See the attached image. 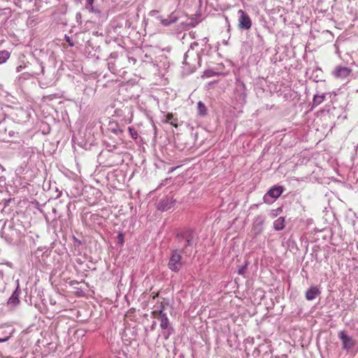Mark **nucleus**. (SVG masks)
Listing matches in <instances>:
<instances>
[{
	"instance_id": "f257e3e1",
	"label": "nucleus",
	"mask_w": 358,
	"mask_h": 358,
	"mask_svg": "<svg viewBox=\"0 0 358 358\" xmlns=\"http://www.w3.org/2000/svg\"><path fill=\"white\" fill-rule=\"evenodd\" d=\"M194 235L192 230L178 233L176 236V246L175 249L186 256L191 255L193 245H196L194 241Z\"/></svg>"
},
{
	"instance_id": "f03ea898",
	"label": "nucleus",
	"mask_w": 358,
	"mask_h": 358,
	"mask_svg": "<svg viewBox=\"0 0 358 358\" xmlns=\"http://www.w3.org/2000/svg\"><path fill=\"white\" fill-rule=\"evenodd\" d=\"M1 236L8 242H12L19 236V231L14 227L12 221H5L1 224Z\"/></svg>"
},
{
	"instance_id": "7ed1b4c3",
	"label": "nucleus",
	"mask_w": 358,
	"mask_h": 358,
	"mask_svg": "<svg viewBox=\"0 0 358 358\" xmlns=\"http://www.w3.org/2000/svg\"><path fill=\"white\" fill-rule=\"evenodd\" d=\"M181 254L182 253L175 248L171 250L168 262V267L171 271L178 273L180 271L183 264Z\"/></svg>"
},
{
	"instance_id": "20e7f679",
	"label": "nucleus",
	"mask_w": 358,
	"mask_h": 358,
	"mask_svg": "<svg viewBox=\"0 0 358 358\" xmlns=\"http://www.w3.org/2000/svg\"><path fill=\"white\" fill-rule=\"evenodd\" d=\"M152 314H158V315L155 317L160 320V327L164 330H168V334L164 336V338L166 340L168 339L173 329L172 327H170L169 320L166 315V313L163 312L162 310H155L152 312Z\"/></svg>"
},
{
	"instance_id": "39448f33",
	"label": "nucleus",
	"mask_w": 358,
	"mask_h": 358,
	"mask_svg": "<svg viewBox=\"0 0 358 358\" xmlns=\"http://www.w3.org/2000/svg\"><path fill=\"white\" fill-rule=\"evenodd\" d=\"M282 186L275 185L272 187L264 196V202L268 204L273 203L282 193Z\"/></svg>"
},
{
	"instance_id": "423d86ee",
	"label": "nucleus",
	"mask_w": 358,
	"mask_h": 358,
	"mask_svg": "<svg viewBox=\"0 0 358 358\" xmlns=\"http://www.w3.org/2000/svg\"><path fill=\"white\" fill-rule=\"evenodd\" d=\"M338 337L342 343V348L347 352L351 350L355 345V341L345 331H339Z\"/></svg>"
},
{
	"instance_id": "0eeeda50",
	"label": "nucleus",
	"mask_w": 358,
	"mask_h": 358,
	"mask_svg": "<svg viewBox=\"0 0 358 358\" xmlns=\"http://www.w3.org/2000/svg\"><path fill=\"white\" fill-rule=\"evenodd\" d=\"M238 27L241 29H250L252 27V20L250 16L243 10L238 11Z\"/></svg>"
},
{
	"instance_id": "6e6552de",
	"label": "nucleus",
	"mask_w": 358,
	"mask_h": 358,
	"mask_svg": "<svg viewBox=\"0 0 358 358\" xmlns=\"http://www.w3.org/2000/svg\"><path fill=\"white\" fill-rule=\"evenodd\" d=\"M265 220L266 218L264 215H260L255 217L252 224V233L255 237L262 233Z\"/></svg>"
},
{
	"instance_id": "1a4fd4ad",
	"label": "nucleus",
	"mask_w": 358,
	"mask_h": 358,
	"mask_svg": "<svg viewBox=\"0 0 358 358\" xmlns=\"http://www.w3.org/2000/svg\"><path fill=\"white\" fill-rule=\"evenodd\" d=\"M176 200L173 199L172 196H166L159 201L157 208L162 211L168 210L173 206Z\"/></svg>"
},
{
	"instance_id": "9d476101",
	"label": "nucleus",
	"mask_w": 358,
	"mask_h": 358,
	"mask_svg": "<svg viewBox=\"0 0 358 358\" xmlns=\"http://www.w3.org/2000/svg\"><path fill=\"white\" fill-rule=\"evenodd\" d=\"M16 282L17 287L7 301L8 306H10L11 307H15L20 303V295L21 294V289L20 288L19 280H17Z\"/></svg>"
},
{
	"instance_id": "9b49d317",
	"label": "nucleus",
	"mask_w": 358,
	"mask_h": 358,
	"mask_svg": "<svg viewBox=\"0 0 358 358\" xmlns=\"http://www.w3.org/2000/svg\"><path fill=\"white\" fill-rule=\"evenodd\" d=\"M352 70L348 67L336 66L333 71V75L336 78L345 79L350 76Z\"/></svg>"
},
{
	"instance_id": "f8f14e48",
	"label": "nucleus",
	"mask_w": 358,
	"mask_h": 358,
	"mask_svg": "<svg viewBox=\"0 0 358 358\" xmlns=\"http://www.w3.org/2000/svg\"><path fill=\"white\" fill-rule=\"evenodd\" d=\"M110 59H113L116 63L117 69H118V73L121 71L123 69L127 67V64L132 61L134 63L136 62V59L134 58H110Z\"/></svg>"
},
{
	"instance_id": "ddd939ff",
	"label": "nucleus",
	"mask_w": 358,
	"mask_h": 358,
	"mask_svg": "<svg viewBox=\"0 0 358 358\" xmlns=\"http://www.w3.org/2000/svg\"><path fill=\"white\" fill-rule=\"evenodd\" d=\"M321 294L320 289L315 286H311L306 292V299L308 301H312L315 299L317 296Z\"/></svg>"
},
{
	"instance_id": "4468645a",
	"label": "nucleus",
	"mask_w": 358,
	"mask_h": 358,
	"mask_svg": "<svg viewBox=\"0 0 358 358\" xmlns=\"http://www.w3.org/2000/svg\"><path fill=\"white\" fill-rule=\"evenodd\" d=\"M156 17L165 27L169 26L178 20V17L173 14L169 15L166 18H164L162 15H157Z\"/></svg>"
},
{
	"instance_id": "2eb2a0df",
	"label": "nucleus",
	"mask_w": 358,
	"mask_h": 358,
	"mask_svg": "<svg viewBox=\"0 0 358 358\" xmlns=\"http://www.w3.org/2000/svg\"><path fill=\"white\" fill-rule=\"evenodd\" d=\"M94 0H86L85 8L90 13H94L97 15V17H100L101 15V11L99 9L94 7Z\"/></svg>"
},
{
	"instance_id": "dca6fc26",
	"label": "nucleus",
	"mask_w": 358,
	"mask_h": 358,
	"mask_svg": "<svg viewBox=\"0 0 358 358\" xmlns=\"http://www.w3.org/2000/svg\"><path fill=\"white\" fill-rule=\"evenodd\" d=\"M285 217H280L277 220H275L273 222V228L275 231H281L285 227Z\"/></svg>"
},
{
	"instance_id": "f3484780",
	"label": "nucleus",
	"mask_w": 358,
	"mask_h": 358,
	"mask_svg": "<svg viewBox=\"0 0 358 358\" xmlns=\"http://www.w3.org/2000/svg\"><path fill=\"white\" fill-rule=\"evenodd\" d=\"M108 129L111 131L115 134L118 135L119 134H122L123 130L120 128V127L115 122H110Z\"/></svg>"
},
{
	"instance_id": "a211bd4d",
	"label": "nucleus",
	"mask_w": 358,
	"mask_h": 358,
	"mask_svg": "<svg viewBox=\"0 0 358 358\" xmlns=\"http://www.w3.org/2000/svg\"><path fill=\"white\" fill-rule=\"evenodd\" d=\"M197 110H198V114L200 116H205L207 115V112H208L207 108L206 107L205 104L201 101H199L197 103Z\"/></svg>"
},
{
	"instance_id": "6ab92c4d",
	"label": "nucleus",
	"mask_w": 358,
	"mask_h": 358,
	"mask_svg": "<svg viewBox=\"0 0 358 358\" xmlns=\"http://www.w3.org/2000/svg\"><path fill=\"white\" fill-rule=\"evenodd\" d=\"M325 99V94H322L321 95L315 94L313 99V107H316L322 103Z\"/></svg>"
},
{
	"instance_id": "aec40b11",
	"label": "nucleus",
	"mask_w": 358,
	"mask_h": 358,
	"mask_svg": "<svg viewBox=\"0 0 358 358\" xmlns=\"http://www.w3.org/2000/svg\"><path fill=\"white\" fill-rule=\"evenodd\" d=\"M108 69L110 72L113 73H118V69L116 66V63L113 59H110V58L108 59Z\"/></svg>"
},
{
	"instance_id": "412c9836",
	"label": "nucleus",
	"mask_w": 358,
	"mask_h": 358,
	"mask_svg": "<svg viewBox=\"0 0 358 358\" xmlns=\"http://www.w3.org/2000/svg\"><path fill=\"white\" fill-rule=\"evenodd\" d=\"M166 122L175 127H178V119L175 117L172 113L166 115Z\"/></svg>"
},
{
	"instance_id": "4be33fe9",
	"label": "nucleus",
	"mask_w": 358,
	"mask_h": 358,
	"mask_svg": "<svg viewBox=\"0 0 358 358\" xmlns=\"http://www.w3.org/2000/svg\"><path fill=\"white\" fill-rule=\"evenodd\" d=\"M10 52L7 50L0 51V64H3L10 57Z\"/></svg>"
},
{
	"instance_id": "5701e85b",
	"label": "nucleus",
	"mask_w": 358,
	"mask_h": 358,
	"mask_svg": "<svg viewBox=\"0 0 358 358\" xmlns=\"http://www.w3.org/2000/svg\"><path fill=\"white\" fill-rule=\"evenodd\" d=\"M257 42L256 45L258 48H263L264 46V40L263 38V36L259 34L258 31H257Z\"/></svg>"
},
{
	"instance_id": "b1692460",
	"label": "nucleus",
	"mask_w": 358,
	"mask_h": 358,
	"mask_svg": "<svg viewBox=\"0 0 358 358\" xmlns=\"http://www.w3.org/2000/svg\"><path fill=\"white\" fill-rule=\"evenodd\" d=\"M124 234L122 231L118 232L117 237V243L120 246H122L124 245Z\"/></svg>"
},
{
	"instance_id": "393cba45",
	"label": "nucleus",
	"mask_w": 358,
	"mask_h": 358,
	"mask_svg": "<svg viewBox=\"0 0 358 358\" xmlns=\"http://www.w3.org/2000/svg\"><path fill=\"white\" fill-rule=\"evenodd\" d=\"M129 132L133 139L138 138V132L132 127H128Z\"/></svg>"
},
{
	"instance_id": "a878e982",
	"label": "nucleus",
	"mask_w": 358,
	"mask_h": 358,
	"mask_svg": "<svg viewBox=\"0 0 358 358\" xmlns=\"http://www.w3.org/2000/svg\"><path fill=\"white\" fill-rule=\"evenodd\" d=\"M247 267H248V262H246L245 263V264H244V265L241 266L238 268V273L239 275H243L245 274V271H246V269H247Z\"/></svg>"
},
{
	"instance_id": "bb28decb",
	"label": "nucleus",
	"mask_w": 358,
	"mask_h": 358,
	"mask_svg": "<svg viewBox=\"0 0 358 358\" xmlns=\"http://www.w3.org/2000/svg\"><path fill=\"white\" fill-rule=\"evenodd\" d=\"M282 211L281 208H278L277 209H273L271 211L270 215L272 217H276L278 214H280Z\"/></svg>"
},
{
	"instance_id": "cd10ccee",
	"label": "nucleus",
	"mask_w": 358,
	"mask_h": 358,
	"mask_svg": "<svg viewBox=\"0 0 358 358\" xmlns=\"http://www.w3.org/2000/svg\"><path fill=\"white\" fill-rule=\"evenodd\" d=\"M205 74L207 77H211V76H215V75H218L219 73H216L213 70H208L205 72Z\"/></svg>"
},
{
	"instance_id": "c85d7f7f",
	"label": "nucleus",
	"mask_w": 358,
	"mask_h": 358,
	"mask_svg": "<svg viewBox=\"0 0 358 358\" xmlns=\"http://www.w3.org/2000/svg\"><path fill=\"white\" fill-rule=\"evenodd\" d=\"M245 97H246L245 93H244V92L241 93L240 95V100H238V101H240V103L241 104L245 103H246Z\"/></svg>"
},
{
	"instance_id": "c756f323",
	"label": "nucleus",
	"mask_w": 358,
	"mask_h": 358,
	"mask_svg": "<svg viewBox=\"0 0 358 358\" xmlns=\"http://www.w3.org/2000/svg\"><path fill=\"white\" fill-rule=\"evenodd\" d=\"M11 336H12V333H10L8 336H5L3 338H0V343H3V342L8 341Z\"/></svg>"
},
{
	"instance_id": "7c9ffc66",
	"label": "nucleus",
	"mask_w": 358,
	"mask_h": 358,
	"mask_svg": "<svg viewBox=\"0 0 358 358\" xmlns=\"http://www.w3.org/2000/svg\"><path fill=\"white\" fill-rule=\"evenodd\" d=\"M65 39L70 46L73 47L74 45V43L71 40L69 36L65 35Z\"/></svg>"
},
{
	"instance_id": "2f4dec72",
	"label": "nucleus",
	"mask_w": 358,
	"mask_h": 358,
	"mask_svg": "<svg viewBox=\"0 0 358 358\" xmlns=\"http://www.w3.org/2000/svg\"><path fill=\"white\" fill-rule=\"evenodd\" d=\"M188 53H189V51H187L185 55H184V62H183V64H188V62H187V57H188Z\"/></svg>"
},
{
	"instance_id": "473e14b6",
	"label": "nucleus",
	"mask_w": 358,
	"mask_h": 358,
	"mask_svg": "<svg viewBox=\"0 0 358 358\" xmlns=\"http://www.w3.org/2000/svg\"><path fill=\"white\" fill-rule=\"evenodd\" d=\"M1 201L3 202V208H5V207H6L8 205V203L10 201V199H4Z\"/></svg>"
},
{
	"instance_id": "72a5a7b5",
	"label": "nucleus",
	"mask_w": 358,
	"mask_h": 358,
	"mask_svg": "<svg viewBox=\"0 0 358 358\" xmlns=\"http://www.w3.org/2000/svg\"><path fill=\"white\" fill-rule=\"evenodd\" d=\"M196 46H198V43H196V42H194V43H192L191 44L190 48H191L192 49H194V48L195 47H196Z\"/></svg>"
},
{
	"instance_id": "f704fd0d",
	"label": "nucleus",
	"mask_w": 358,
	"mask_h": 358,
	"mask_svg": "<svg viewBox=\"0 0 358 358\" xmlns=\"http://www.w3.org/2000/svg\"><path fill=\"white\" fill-rule=\"evenodd\" d=\"M117 54L116 52H112L110 55V58H116Z\"/></svg>"
},
{
	"instance_id": "c9c22d12",
	"label": "nucleus",
	"mask_w": 358,
	"mask_h": 358,
	"mask_svg": "<svg viewBox=\"0 0 358 358\" xmlns=\"http://www.w3.org/2000/svg\"><path fill=\"white\" fill-rule=\"evenodd\" d=\"M143 62H151V59L150 58H145V59H143Z\"/></svg>"
},
{
	"instance_id": "e433bc0d",
	"label": "nucleus",
	"mask_w": 358,
	"mask_h": 358,
	"mask_svg": "<svg viewBox=\"0 0 358 358\" xmlns=\"http://www.w3.org/2000/svg\"><path fill=\"white\" fill-rule=\"evenodd\" d=\"M123 112H124V113H127L128 114H129V113H130L129 109V108H124V111H123Z\"/></svg>"
},
{
	"instance_id": "4c0bfd02",
	"label": "nucleus",
	"mask_w": 358,
	"mask_h": 358,
	"mask_svg": "<svg viewBox=\"0 0 358 358\" xmlns=\"http://www.w3.org/2000/svg\"><path fill=\"white\" fill-rule=\"evenodd\" d=\"M159 310H162L164 312V306L163 304H161L160 309Z\"/></svg>"
},
{
	"instance_id": "58836bf2",
	"label": "nucleus",
	"mask_w": 358,
	"mask_h": 358,
	"mask_svg": "<svg viewBox=\"0 0 358 358\" xmlns=\"http://www.w3.org/2000/svg\"><path fill=\"white\" fill-rule=\"evenodd\" d=\"M151 13L152 14H157L158 11L157 10H152V11H151Z\"/></svg>"
},
{
	"instance_id": "ea45409f",
	"label": "nucleus",
	"mask_w": 358,
	"mask_h": 358,
	"mask_svg": "<svg viewBox=\"0 0 358 358\" xmlns=\"http://www.w3.org/2000/svg\"><path fill=\"white\" fill-rule=\"evenodd\" d=\"M156 324L155 323H153L151 326V329H155V327Z\"/></svg>"
},
{
	"instance_id": "a19ab883",
	"label": "nucleus",
	"mask_w": 358,
	"mask_h": 358,
	"mask_svg": "<svg viewBox=\"0 0 358 358\" xmlns=\"http://www.w3.org/2000/svg\"><path fill=\"white\" fill-rule=\"evenodd\" d=\"M77 3H81L83 0H74Z\"/></svg>"
},
{
	"instance_id": "79ce46f5",
	"label": "nucleus",
	"mask_w": 358,
	"mask_h": 358,
	"mask_svg": "<svg viewBox=\"0 0 358 358\" xmlns=\"http://www.w3.org/2000/svg\"><path fill=\"white\" fill-rule=\"evenodd\" d=\"M131 118H129L127 122H128V123H131Z\"/></svg>"
},
{
	"instance_id": "37998d69",
	"label": "nucleus",
	"mask_w": 358,
	"mask_h": 358,
	"mask_svg": "<svg viewBox=\"0 0 358 358\" xmlns=\"http://www.w3.org/2000/svg\"><path fill=\"white\" fill-rule=\"evenodd\" d=\"M52 210H53V212H54V213H55V212H56L55 208H53V209H52Z\"/></svg>"
},
{
	"instance_id": "c03bdc74",
	"label": "nucleus",
	"mask_w": 358,
	"mask_h": 358,
	"mask_svg": "<svg viewBox=\"0 0 358 358\" xmlns=\"http://www.w3.org/2000/svg\"><path fill=\"white\" fill-rule=\"evenodd\" d=\"M0 224H1V225L2 224H1V220H0Z\"/></svg>"
},
{
	"instance_id": "a18cd8bd",
	"label": "nucleus",
	"mask_w": 358,
	"mask_h": 358,
	"mask_svg": "<svg viewBox=\"0 0 358 358\" xmlns=\"http://www.w3.org/2000/svg\"><path fill=\"white\" fill-rule=\"evenodd\" d=\"M1 204V203H0V205Z\"/></svg>"
}]
</instances>
